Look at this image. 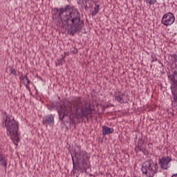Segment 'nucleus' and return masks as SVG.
<instances>
[{
  "instance_id": "f257e3e1",
  "label": "nucleus",
  "mask_w": 177,
  "mask_h": 177,
  "mask_svg": "<svg viewBox=\"0 0 177 177\" xmlns=\"http://www.w3.org/2000/svg\"><path fill=\"white\" fill-rule=\"evenodd\" d=\"M54 12L53 19H59L57 26L63 28L66 26H71L68 32L73 37L82 30L84 26V21H81V14L74 6L67 5L65 8H55Z\"/></svg>"
},
{
  "instance_id": "f03ea898",
  "label": "nucleus",
  "mask_w": 177,
  "mask_h": 177,
  "mask_svg": "<svg viewBox=\"0 0 177 177\" xmlns=\"http://www.w3.org/2000/svg\"><path fill=\"white\" fill-rule=\"evenodd\" d=\"M81 99V97H75L71 101L67 102V106L60 105V109L57 110L60 121H63L65 116L82 120L92 115V111L95 110L92 108V105L91 104L84 105Z\"/></svg>"
},
{
  "instance_id": "7ed1b4c3",
  "label": "nucleus",
  "mask_w": 177,
  "mask_h": 177,
  "mask_svg": "<svg viewBox=\"0 0 177 177\" xmlns=\"http://www.w3.org/2000/svg\"><path fill=\"white\" fill-rule=\"evenodd\" d=\"M3 128H7V132L12 140L14 145L20 142V134L19 133V124L15 120V118L8 115L6 112L3 113V120L1 123Z\"/></svg>"
},
{
  "instance_id": "20e7f679",
  "label": "nucleus",
  "mask_w": 177,
  "mask_h": 177,
  "mask_svg": "<svg viewBox=\"0 0 177 177\" xmlns=\"http://www.w3.org/2000/svg\"><path fill=\"white\" fill-rule=\"evenodd\" d=\"M142 171L147 176L153 177L158 172V164L153 160H147L142 164Z\"/></svg>"
},
{
  "instance_id": "39448f33",
  "label": "nucleus",
  "mask_w": 177,
  "mask_h": 177,
  "mask_svg": "<svg viewBox=\"0 0 177 177\" xmlns=\"http://www.w3.org/2000/svg\"><path fill=\"white\" fill-rule=\"evenodd\" d=\"M172 73L168 75V78L171 82V90L173 96V100L177 103V68L171 70Z\"/></svg>"
},
{
  "instance_id": "423d86ee",
  "label": "nucleus",
  "mask_w": 177,
  "mask_h": 177,
  "mask_svg": "<svg viewBox=\"0 0 177 177\" xmlns=\"http://www.w3.org/2000/svg\"><path fill=\"white\" fill-rule=\"evenodd\" d=\"M73 154L74 156H72L73 169L75 172H77V169L75 167V163L74 162V157L77 159V161L79 160H80V161H84L85 160H89V156H88V153H86V151H84L82 150H79L77 152L74 151Z\"/></svg>"
},
{
  "instance_id": "0eeeda50",
  "label": "nucleus",
  "mask_w": 177,
  "mask_h": 177,
  "mask_svg": "<svg viewBox=\"0 0 177 177\" xmlns=\"http://www.w3.org/2000/svg\"><path fill=\"white\" fill-rule=\"evenodd\" d=\"M162 24L168 27V26H172L175 23V15L172 12H167L165 14L162 18Z\"/></svg>"
},
{
  "instance_id": "6e6552de",
  "label": "nucleus",
  "mask_w": 177,
  "mask_h": 177,
  "mask_svg": "<svg viewBox=\"0 0 177 177\" xmlns=\"http://www.w3.org/2000/svg\"><path fill=\"white\" fill-rule=\"evenodd\" d=\"M172 161V158L169 156H162V158L158 159V164L161 168V169H164L167 171L169 167V163Z\"/></svg>"
},
{
  "instance_id": "1a4fd4ad",
  "label": "nucleus",
  "mask_w": 177,
  "mask_h": 177,
  "mask_svg": "<svg viewBox=\"0 0 177 177\" xmlns=\"http://www.w3.org/2000/svg\"><path fill=\"white\" fill-rule=\"evenodd\" d=\"M43 125L52 127L55 124V116L52 114L45 116L43 118Z\"/></svg>"
},
{
  "instance_id": "9d476101",
  "label": "nucleus",
  "mask_w": 177,
  "mask_h": 177,
  "mask_svg": "<svg viewBox=\"0 0 177 177\" xmlns=\"http://www.w3.org/2000/svg\"><path fill=\"white\" fill-rule=\"evenodd\" d=\"M115 99L119 103H125V93H121V92H118L115 93Z\"/></svg>"
},
{
  "instance_id": "9b49d317",
  "label": "nucleus",
  "mask_w": 177,
  "mask_h": 177,
  "mask_svg": "<svg viewBox=\"0 0 177 177\" xmlns=\"http://www.w3.org/2000/svg\"><path fill=\"white\" fill-rule=\"evenodd\" d=\"M114 133V129L110 128L107 126L102 127V135L103 136H106V135H110V133Z\"/></svg>"
},
{
  "instance_id": "f8f14e48",
  "label": "nucleus",
  "mask_w": 177,
  "mask_h": 177,
  "mask_svg": "<svg viewBox=\"0 0 177 177\" xmlns=\"http://www.w3.org/2000/svg\"><path fill=\"white\" fill-rule=\"evenodd\" d=\"M136 151H142V153H145V147L143 146V141L141 139L138 140V146L135 148Z\"/></svg>"
},
{
  "instance_id": "ddd939ff",
  "label": "nucleus",
  "mask_w": 177,
  "mask_h": 177,
  "mask_svg": "<svg viewBox=\"0 0 177 177\" xmlns=\"http://www.w3.org/2000/svg\"><path fill=\"white\" fill-rule=\"evenodd\" d=\"M82 162L83 168L85 171L91 168V162H89V159L82 160Z\"/></svg>"
},
{
  "instance_id": "4468645a",
  "label": "nucleus",
  "mask_w": 177,
  "mask_h": 177,
  "mask_svg": "<svg viewBox=\"0 0 177 177\" xmlns=\"http://www.w3.org/2000/svg\"><path fill=\"white\" fill-rule=\"evenodd\" d=\"M99 10H100V6H95V7L94 8V10L91 13V16H96L97 13H99Z\"/></svg>"
},
{
  "instance_id": "2eb2a0df",
  "label": "nucleus",
  "mask_w": 177,
  "mask_h": 177,
  "mask_svg": "<svg viewBox=\"0 0 177 177\" xmlns=\"http://www.w3.org/2000/svg\"><path fill=\"white\" fill-rule=\"evenodd\" d=\"M146 3L150 6H153L155 3H157V0H145Z\"/></svg>"
},
{
  "instance_id": "dca6fc26",
  "label": "nucleus",
  "mask_w": 177,
  "mask_h": 177,
  "mask_svg": "<svg viewBox=\"0 0 177 177\" xmlns=\"http://www.w3.org/2000/svg\"><path fill=\"white\" fill-rule=\"evenodd\" d=\"M151 63H154V62H157V55H156V54L152 53L151 55Z\"/></svg>"
},
{
  "instance_id": "f3484780",
  "label": "nucleus",
  "mask_w": 177,
  "mask_h": 177,
  "mask_svg": "<svg viewBox=\"0 0 177 177\" xmlns=\"http://www.w3.org/2000/svg\"><path fill=\"white\" fill-rule=\"evenodd\" d=\"M0 165L2 167H4L5 169H6V168H8V163L6 162V160H5V159L3 160L0 161Z\"/></svg>"
},
{
  "instance_id": "a211bd4d",
  "label": "nucleus",
  "mask_w": 177,
  "mask_h": 177,
  "mask_svg": "<svg viewBox=\"0 0 177 177\" xmlns=\"http://www.w3.org/2000/svg\"><path fill=\"white\" fill-rule=\"evenodd\" d=\"M10 71L12 74V75H17V73L16 72V69L13 68V66L10 67Z\"/></svg>"
},
{
  "instance_id": "6ab92c4d",
  "label": "nucleus",
  "mask_w": 177,
  "mask_h": 177,
  "mask_svg": "<svg viewBox=\"0 0 177 177\" xmlns=\"http://www.w3.org/2000/svg\"><path fill=\"white\" fill-rule=\"evenodd\" d=\"M71 53L75 55L76 53H78V50L75 48V47H73L71 48Z\"/></svg>"
},
{
  "instance_id": "aec40b11",
  "label": "nucleus",
  "mask_w": 177,
  "mask_h": 177,
  "mask_svg": "<svg viewBox=\"0 0 177 177\" xmlns=\"http://www.w3.org/2000/svg\"><path fill=\"white\" fill-rule=\"evenodd\" d=\"M53 109H55V104L53 103H52V106H50V107H48V110H50V111H52V110H53Z\"/></svg>"
},
{
  "instance_id": "412c9836",
  "label": "nucleus",
  "mask_w": 177,
  "mask_h": 177,
  "mask_svg": "<svg viewBox=\"0 0 177 177\" xmlns=\"http://www.w3.org/2000/svg\"><path fill=\"white\" fill-rule=\"evenodd\" d=\"M82 4H87L89 2V0H82Z\"/></svg>"
},
{
  "instance_id": "4be33fe9",
  "label": "nucleus",
  "mask_w": 177,
  "mask_h": 177,
  "mask_svg": "<svg viewBox=\"0 0 177 177\" xmlns=\"http://www.w3.org/2000/svg\"><path fill=\"white\" fill-rule=\"evenodd\" d=\"M20 81H24V76L23 75V73H21V76L19 77Z\"/></svg>"
},
{
  "instance_id": "5701e85b",
  "label": "nucleus",
  "mask_w": 177,
  "mask_h": 177,
  "mask_svg": "<svg viewBox=\"0 0 177 177\" xmlns=\"http://www.w3.org/2000/svg\"><path fill=\"white\" fill-rule=\"evenodd\" d=\"M24 85L26 86V89H28V91H30V86H28V85H30V84H24Z\"/></svg>"
},
{
  "instance_id": "b1692460",
  "label": "nucleus",
  "mask_w": 177,
  "mask_h": 177,
  "mask_svg": "<svg viewBox=\"0 0 177 177\" xmlns=\"http://www.w3.org/2000/svg\"><path fill=\"white\" fill-rule=\"evenodd\" d=\"M26 81H27L26 84H28V85H30L31 84V81L30 80V79H27Z\"/></svg>"
},
{
  "instance_id": "393cba45",
  "label": "nucleus",
  "mask_w": 177,
  "mask_h": 177,
  "mask_svg": "<svg viewBox=\"0 0 177 177\" xmlns=\"http://www.w3.org/2000/svg\"><path fill=\"white\" fill-rule=\"evenodd\" d=\"M5 160V158H3V156H0V161H3Z\"/></svg>"
},
{
  "instance_id": "a878e982",
  "label": "nucleus",
  "mask_w": 177,
  "mask_h": 177,
  "mask_svg": "<svg viewBox=\"0 0 177 177\" xmlns=\"http://www.w3.org/2000/svg\"><path fill=\"white\" fill-rule=\"evenodd\" d=\"M84 9L85 10H88V5L84 4Z\"/></svg>"
},
{
  "instance_id": "bb28decb",
  "label": "nucleus",
  "mask_w": 177,
  "mask_h": 177,
  "mask_svg": "<svg viewBox=\"0 0 177 177\" xmlns=\"http://www.w3.org/2000/svg\"><path fill=\"white\" fill-rule=\"evenodd\" d=\"M24 80H28V77H27V75H26L25 76H24Z\"/></svg>"
},
{
  "instance_id": "cd10ccee",
  "label": "nucleus",
  "mask_w": 177,
  "mask_h": 177,
  "mask_svg": "<svg viewBox=\"0 0 177 177\" xmlns=\"http://www.w3.org/2000/svg\"><path fill=\"white\" fill-rule=\"evenodd\" d=\"M35 89L36 90V94L38 93V90H37V88H35Z\"/></svg>"
},
{
  "instance_id": "c85d7f7f",
  "label": "nucleus",
  "mask_w": 177,
  "mask_h": 177,
  "mask_svg": "<svg viewBox=\"0 0 177 177\" xmlns=\"http://www.w3.org/2000/svg\"><path fill=\"white\" fill-rule=\"evenodd\" d=\"M159 63H161V61H158Z\"/></svg>"
},
{
  "instance_id": "c756f323",
  "label": "nucleus",
  "mask_w": 177,
  "mask_h": 177,
  "mask_svg": "<svg viewBox=\"0 0 177 177\" xmlns=\"http://www.w3.org/2000/svg\"><path fill=\"white\" fill-rule=\"evenodd\" d=\"M68 1H71V0H68Z\"/></svg>"
}]
</instances>
